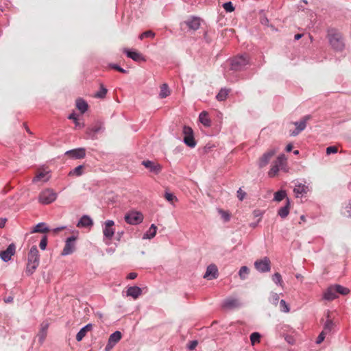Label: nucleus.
Returning <instances> with one entry per match:
<instances>
[{
    "label": "nucleus",
    "instance_id": "17",
    "mask_svg": "<svg viewBox=\"0 0 351 351\" xmlns=\"http://www.w3.org/2000/svg\"><path fill=\"white\" fill-rule=\"evenodd\" d=\"M240 305L239 300L234 298H228L222 303V307L226 309H232L239 307Z\"/></svg>",
    "mask_w": 351,
    "mask_h": 351
},
{
    "label": "nucleus",
    "instance_id": "50",
    "mask_svg": "<svg viewBox=\"0 0 351 351\" xmlns=\"http://www.w3.org/2000/svg\"><path fill=\"white\" fill-rule=\"evenodd\" d=\"M47 245V237L46 235H44L42 237V239L40 240V242L39 244L40 248L42 250H45L46 249Z\"/></svg>",
    "mask_w": 351,
    "mask_h": 351
},
{
    "label": "nucleus",
    "instance_id": "7",
    "mask_svg": "<svg viewBox=\"0 0 351 351\" xmlns=\"http://www.w3.org/2000/svg\"><path fill=\"white\" fill-rule=\"evenodd\" d=\"M256 270L261 273L268 272L271 269V262L269 258L265 257L263 259L257 260L254 263Z\"/></svg>",
    "mask_w": 351,
    "mask_h": 351
},
{
    "label": "nucleus",
    "instance_id": "21",
    "mask_svg": "<svg viewBox=\"0 0 351 351\" xmlns=\"http://www.w3.org/2000/svg\"><path fill=\"white\" fill-rule=\"evenodd\" d=\"M334 285L329 287L324 293V299L326 300H333L337 298Z\"/></svg>",
    "mask_w": 351,
    "mask_h": 351
},
{
    "label": "nucleus",
    "instance_id": "55",
    "mask_svg": "<svg viewBox=\"0 0 351 351\" xmlns=\"http://www.w3.org/2000/svg\"><path fill=\"white\" fill-rule=\"evenodd\" d=\"M345 210L347 213V217L351 218V200H350L348 204L346 206Z\"/></svg>",
    "mask_w": 351,
    "mask_h": 351
},
{
    "label": "nucleus",
    "instance_id": "64",
    "mask_svg": "<svg viewBox=\"0 0 351 351\" xmlns=\"http://www.w3.org/2000/svg\"><path fill=\"white\" fill-rule=\"evenodd\" d=\"M302 36H303L302 34H297L295 35L294 39L298 40L300 39Z\"/></svg>",
    "mask_w": 351,
    "mask_h": 351
},
{
    "label": "nucleus",
    "instance_id": "12",
    "mask_svg": "<svg viewBox=\"0 0 351 351\" xmlns=\"http://www.w3.org/2000/svg\"><path fill=\"white\" fill-rule=\"evenodd\" d=\"M114 222L112 220H107L105 221V226L103 228V233L104 237L108 239H111L114 234V229L113 226Z\"/></svg>",
    "mask_w": 351,
    "mask_h": 351
},
{
    "label": "nucleus",
    "instance_id": "27",
    "mask_svg": "<svg viewBox=\"0 0 351 351\" xmlns=\"http://www.w3.org/2000/svg\"><path fill=\"white\" fill-rule=\"evenodd\" d=\"M157 227L154 224H152L149 230L143 234V239H153L156 234Z\"/></svg>",
    "mask_w": 351,
    "mask_h": 351
},
{
    "label": "nucleus",
    "instance_id": "2",
    "mask_svg": "<svg viewBox=\"0 0 351 351\" xmlns=\"http://www.w3.org/2000/svg\"><path fill=\"white\" fill-rule=\"evenodd\" d=\"M328 40L332 47L336 51H342L345 47V43L342 34L332 29L328 33Z\"/></svg>",
    "mask_w": 351,
    "mask_h": 351
},
{
    "label": "nucleus",
    "instance_id": "5",
    "mask_svg": "<svg viewBox=\"0 0 351 351\" xmlns=\"http://www.w3.org/2000/svg\"><path fill=\"white\" fill-rule=\"evenodd\" d=\"M184 134L183 142L189 147L193 148L197 143L194 139L193 131L189 126L184 125L182 130Z\"/></svg>",
    "mask_w": 351,
    "mask_h": 351
},
{
    "label": "nucleus",
    "instance_id": "59",
    "mask_svg": "<svg viewBox=\"0 0 351 351\" xmlns=\"http://www.w3.org/2000/svg\"><path fill=\"white\" fill-rule=\"evenodd\" d=\"M261 22L263 25H267L269 24V20L267 17L264 16L261 18Z\"/></svg>",
    "mask_w": 351,
    "mask_h": 351
},
{
    "label": "nucleus",
    "instance_id": "42",
    "mask_svg": "<svg viewBox=\"0 0 351 351\" xmlns=\"http://www.w3.org/2000/svg\"><path fill=\"white\" fill-rule=\"evenodd\" d=\"M269 301L270 303L277 305L279 302V295L275 292H271L269 298Z\"/></svg>",
    "mask_w": 351,
    "mask_h": 351
},
{
    "label": "nucleus",
    "instance_id": "1",
    "mask_svg": "<svg viewBox=\"0 0 351 351\" xmlns=\"http://www.w3.org/2000/svg\"><path fill=\"white\" fill-rule=\"evenodd\" d=\"M40 263L39 252L36 245L31 247L27 258V264L25 273L27 276L32 275L37 269Z\"/></svg>",
    "mask_w": 351,
    "mask_h": 351
},
{
    "label": "nucleus",
    "instance_id": "15",
    "mask_svg": "<svg viewBox=\"0 0 351 351\" xmlns=\"http://www.w3.org/2000/svg\"><path fill=\"white\" fill-rule=\"evenodd\" d=\"M276 151L274 149H270L266 152L259 159L258 165L260 168L265 167L271 158L274 156Z\"/></svg>",
    "mask_w": 351,
    "mask_h": 351
},
{
    "label": "nucleus",
    "instance_id": "11",
    "mask_svg": "<svg viewBox=\"0 0 351 351\" xmlns=\"http://www.w3.org/2000/svg\"><path fill=\"white\" fill-rule=\"evenodd\" d=\"M16 250V246L12 243L8 245L5 250L0 252V258L5 262H8L14 254Z\"/></svg>",
    "mask_w": 351,
    "mask_h": 351
},
{
    "label": "nucleus",
    "instance_id": "19",
    "mask_svg": "<svg viewBox=\"0 0 351 351\" xmlns=\"http://www.w3.org/2000/svg\"><path fill=\"white\" fill-rule=\"evenodd\" d=\"M49 173L50 171H43L39 172L33 178L32 182L36 183L39 181L47 182L50 178Z\"/></svg>",
    "mask_w": 351,
    "mask_h": 351
},
{
    "label": "nucleus",
    "instance_id": "46",
    "mask_svg": "<svg viewBox=\"0 0 351 351\" xmlns=\"http://www.w3.org/2000/svg\"><path fill=\"white\" fill-rule=\"evenodd\" d=\"M280 308L282 312L289 313L290 311L289 304L284 300L280 301Z\"/></svg>",
    "mask_w": 351,
    "mask_h": 351
},
{
    "label": "nucleus",
    "instance_id": "48",
    "mask_svg": "<svg viewBox=\"0 0 351 351\" xmlns=\"http://www.w3.org/2000/svg\"><path fill=\"white\" fill-rule=\"evenodd\" d=\"M223 7L224 10L228 12H231L234 10V7L230 1L223 3Z\"/></svg>",
    "mask_w": 351,
    "mask_h": 351
},
{
    "label": "nucleus",
    "instance_id": "36",
    "mask_svg": "<svg viewBox=\"0 0 351 351\" xmlns=\"http://www.w3.org/2000/svg\"><path fill=\"white\" fill-rule=\"evenodd\" d=\"M287 197V193L285 191L280 190L274 193V200L276 202H280Z\"/></svg>",
    "mask_w": 351,
    "mask_h": 351
},
{
    "label": "nucleus",
    "instance_id": "33",
    "mask_svg": "<svg viewBox=\"0 0 351 351\" xmlns=\"http://www.w3.org/2000/svg\"><path fill=\"white\" fill-rule=\"evenodd\" d=\"M229 91L230 90L228 89L221 88L216 96L217 99L220 101H224L226 99Z\"/></svg>",
    "mask_w": 351,
    "mask_h": 351
},
{
    "label": "nucleus",
    "instance_id": "39",
    "mask_svg": "<svg viewBox=\"0 0 351 351\" xmlns=\"http://www.w3.org/2000/svg\"><path fill=\"white\" fill-rule=\"evenodd\" d=\"M250 269L247 266H242L239 271V276L242 280H245L249 274Z\"/></svg>",
    "mask_w": 351,
    "mask_h": 351
},
{
    "label": "nucleus",
    "instance_id": "24",
    "mask_svg": "<svg viewBox=\"0 0 351 351\" xmlns=\"http://www.w3.org/2000/svg\"><path fill=\"white\" fill-rule=\"evenodd\" d=\"M141 293L142 289L137 286L130 287L127 290V295L131 296L134 299L138 298Z\"/></svg>",
    "mask_w": 351,
    "mask_h": 351
},
{
    "label": "nucleus",
    "instance_id": "23",
    "mask_svg": "<svg viewBox=\"0 0 351 351\" xmlns=\"http://www.w3.org/2000/svg\"><path fill=\"white\" fill-rule=\"evenodd\" d=\"M189 28L193 30H197L200 26V19L197 17L193 16L185 22Z\"/></svg>",
    "mask_w": 351,
    "mask_h": 351
},
{
    "label": "nucleus",
    "instance_id": "61",
    "mask_svg": "<svg viewBox=\"0 0 351 351\" xmlns=\"http://www.w3.org/2000/svg\"><path fill=\"white\" fill-rule=\"evenodd\" d=\"M7 219L5 218H0V228H2L5 226Z\"/></svg>",
    "mask_w": 351,
    "mask_h": 351
},
{
    "label": "nucleus",
    "instance_id": "9",
    "mask_svg": "<svg viewBox=\"0 0 351 351\" xmlns=\"http://www.w3.org/2000/svg\"><path fill=\"white\" fill-rule=\"evenodd\" d=\"M76 237L71 236L66 239L64 247L61 253L62 256H66L72 254L75 249Z\"/></svg>",
    "mask_w": 351,
    "mask_h": 351
},
{
    "label": "nucleus",
    "instance_id": "28",
    "mask_svg": "<svg viewBox=\"0 0 351 351\" xmlns=\"http://www.w3.org/2000/svg\"><path fill=\"white\" fill-rule=\"evenodd\" d=\"M49 231V228L46 226L45 223H38L31 231V233L41 232L45 233Z\"/></svg>",
    "mask_w": 351,
    "mask_h": 351
},
{
    "label": "nucleus",
    "instance_id": "10",
    "mask_svg": "<svg viewBox=\"0 0 351 351\" xmlns=\"http://www.w3.org/2000/svg\"><path fill=\"white\" fill-rule=\"evenodd\" d=\"M142 165L145 168L148 169L150 172L154 173L156 175L160 173L162 169V166L160 164L156 163L149 160H143L142 162Z\"/></svg>",
    "mask_w": 351,
    "mask_h": 351
},
{
    "label": "nucleus",
    "instance_id": "20",
    "mask_svg": "<svg viewBox=\"0 0 351 351\" xmlns=\"http://www.w3.org/2000/svg\"><path fill=\"white\" fill-rule=\"evenodd\" d=\"M308 191V187L301 183L295 184L293 189V192L295 193L297 197H298L300 195L303 196L304 195L306 194Z\"/></svg>",
    "mask_w": 351,
    "mask_h": 351
},
{
    "label": "nucleus",
    "instance_id": "31",
    "mask_svg": "<svg viewBox=\"0 0 351 351\" xmlns=\"http://www.w3.org/2000/svg\"><path fill=\"white\" fill-rule=\"evenodd\" d=\"M121 332L117 330L110 335L108 341H110V343H112L113 344L115 345L121 340Z\"/></svg>",
    "mask_w": 351,
    "mask_h": 351
},
{
    "label": "nucleus",
    "instance_id": "45",
    "mask_svg": "<svg viewBox=\"0 0 351 351\" xmlns=\"http://www.w3.org/2000/svg\"><path fill=\"white\" fill-rule=\"evenodd\" d=\"M334 323L331 319H327L324 326V330L325 332H330L332 329Z\"/></svg>",
    "mask_w": 351,
    "mask_h": 351
},
{
    "label": "nucleus",
    "instance_id": "13",
    "mask_svg": "<svg viewBox=\"0 0 351 351\" xmlns=\"http://www.w3.org/2000/svg\"><path fill=\"white\" fill-rule=\"evenodd\" d=\"M219 273L217 266L215 264H210L207 267L204 278L208 280H213L216 279Z\"/></svg>",
    "mask_w": 351,
    "mask_h": 351
},
{
    "label": "nucleus",
    "instance_id": "25",
    "mask_svg": "<svg viewBox=\"0 0 351 351\" xmlns=\"http://www.w3.org/2000/svg\"><path fill=\"white\" fill-rule=\"evenodd\" d=\"M92 328L93 325L91 324H88L82 327L76 335V340L77 341H82V339L86 336V332L90 331Z\"/></svg>",
    "mask_w": 351,
    "mask_h": 351
},
{
    "label": "nucleus",
    "instance_id": "54",
    "mask_svg": "<svg viewBox=\"0 0 351 351\" xmlns=\"http://www.w3.org/2000/svg\"><path fill=\"white\" fill-rule=\"evenodd\" d=\"M326 332H325L324 331H322L319 335V336L317 337V339L316 340V343L317 344H319L321 343L325 339V335H326Z\"/></svg>",
    "mask_w": 351,
    "mask_h": 351
},
{
    "label": "nucleus",
    "instance_id": "34",
    "mask_svg": "<svg viewBox=\"0 0 351 351\" xmlns=\"http://www.w3.org/2000/svg\"><path fill=\"white\" fill-rule=\"evenodd\" d=\"M170 94V90L167 84H163L160 87V97L165 98Z\"/></svg>",
    "mask_w": 351,
    "mask_h": 351
},
{
    "label": "nucleus",
    "instance_id": "41",
    "mask_svg": "<svg viewBox=\"0 0 351 351\" xmlns=\"http://www.w3.org/2000/svg\"><path fill=\"white\" fill-rule=\"evenodd\" d=\"M286 160L287 158L285 154H280L278 156L274 163L278 165L280 168H282L285 165Z\"/></svg>",
    "mask_w": 351,
    "mask_h": 351
},
{
    "label": "nucleus",
    "instance_id": "14",
    "mask_svg": "<svg viewBox=\"0 0 351 351\" xmlns=\"http://www.w3.org/2000/svg\"><path fill=\"white\" fill-rule=\"evenodd\" d=\"M65 154L74 159H81L85 157L86 149L82 147L71 149L66 152Z\"/></svg>",
    "mask_w": 351,
    "mask_h": 351
},
{
    "label": "nucleus",
    "instance_id": "32",
    "mask_svg": "<svg viewBox=\"0 0 351 351\" xmlns=\"http://www.w3.org/2000/svg\"><path fill=\"white\" fill-rule=\"evenodd\" d=\"M104 128L101 124L96 125L93 126L91 128L88 129V134L91 136V137L93 138L94 135L103 131Z\"/></svg>",
    "mask_w": 351,
    "mask_h": 351
},
{
    "label": "nucleus",
    "instance_id": "52",
    "mask_svg": "<svg viewBox=\"0 0 351 351\" xmlns=\"http://www.w3.org/2000/svg\"><path fill=\"white\" fill-rule=\"evenodd\" d=\"M165 197L168 202H172L173 199L177 200L176 197L173 194L169 192H165Z\"/></svg>",
    "mask_w": 351,
    "mask_h": 351
},
{
    "label": "nucleus",
    "instance_id": "3",
    "mask_svg": "<svg viewBox=\"0 0 351 351\" xmlns=\"http://www.w3.org/2000/svg\"><path fill=\"white\" fill-rule=\"evenodd\" d=\"M249 63L248 57L246 54L241 55L234 58L231 60V69L235 71L243 70Z\"/></svg>",
    "mask_w": 351,
    "mask_h": 351
},
{
    "label": "nucleus",
    "instance_id": "60",
    "mask_svg": "<svg viewBox=\"0 0 351 351\" xmlns=\"http://www.w3.org/2000/svg\"><path fill=\"white\" fill-rule=\"evenodd\" d=\"M68 118L69 119L73 120L74 122H77V117L75 113H72V114H69Z\"/></svg>",
    "mask_w": 351,
    "mask_h": 351
},
{
    "label": "nucleus",
    "instance_id": "4",
    "mask_svg": "<svg viewBox=\"0 0 351 351\" xmlns=\"http://www.w3.org/2000/svg\"><path fill=\"white\" fill-rule=\"evenodd\" d=\"M56 198V193L51 189H46L40 193L38 200L43 204H49L53 202Z\"/></svg>",
    "mask_w": 351,
    "mask_h": 351
},
{
    "label": "nucleus",
    "instance_id": "26",
    "mask_svg": "<svg viewBox=\"0 0 351 351\" xmlns=\"http://www.w3.org/2000/svg\"><path fill=\"white\" fill-rule=\"evenodd\" d=\"M287 202H286V204L285 206L281 207L278 211V215L281 217V218H285L286 217H287V215H289V206H290V201H289V199L288 197H287V199H286Z\"/></svg>",
    "mask_w": 351,
    "mask_h": 351
},
{
    "label": "nucleus",
    "instance_id": "44",
    "mask_svg": "<svg viewBox=\"0 0 351 351\" xmlns=\"http://www.w3.org/2000/svg\"><path fill=\"white\" fill-rule=\"evenodd\" d=\"M280 167H278V165H276L275 163L271 166L270 170L268 172V175L269 177L273 178L274 177L278 172L279 171Z\"/></svg>",
    "mask_w": 351,
    "mask_h": 351
},
{
    "label": "nucleus",
    "instance_id": "22",
    "mask_svg": "<svg viewBox=\"0 0 351 351\" xmlns=\"http://www.w3.org/2000/svg\"><path fill=\"white\" fill-rule=\"evenodd\" d=\"M49 324L47 322H43L40 325V329L38 334L39 342L43 343L46 338L47 334Z\"/></svg>",
    "mask_w": 351,
    "mask_h": 351
},
{
    "label": "nucleus",
    "instance_id": "43",
    "mask_svg": "<svg viewBox=\"0 0 351 351\" xmlns=\"http://www.w3.org/2000/svg\"><path fill=\"white\" fill-rule=\"evenodd\" d=\"M272 280L277 285L282 286V279L280 274L276 272L272 276Z\"/></svg>",
    "mask_w": 351,
    "mask_h": 351
},
{
    "label": "nucleus",
    "instance_id": "63",
    "mask_svg": "<svg viewBox=\"0 0 351 351\" xmlns=\"http://www.w3.org/2000/svg\"><path fill=\"white\" fill-rule=\"evenodd\" d=\"M292 148H293V145L291 144H288L287 146H286V151L287 152H289L292 150Z\"/></svg>",
    "mask_w": 351,
    "mask_h": 351
},
{
    "label": "nucleus",
    "instance_id": "58",
    "mask_svg": "<svg viewBox=\"0 0 351 351\" xmlns=\"http://www.w3.org/2000/svg\"><path fill=\"white\" fill-rule=\"evenodd\" d=\"M137 276V274L134 272H131L128 274V278L130 280L135 279Z\"/></svg>",
    "mask_w": 351,
    "mask_h": 351
},
{
    "label": "nucleus",
    "instance_id": "38",
    "mask_svg": "<svg viewBox=\"0 0 351 351\" xmlns=\"http://www.w3.org/2000/svg\"><path fill=\"white\" fill-rule=\"evenodd\" d=\"M83 165H79L70 171L69 173V176H80L83 173Z\"/></svg>",
    "mask_w": 351,
    "mask_h": 351
},
{
    "label": "nucleus",
    "instance_id": "37",
    "mask_svg": "<svg viewBox=\"0 0 351 351\" xmlns=\"http://www.w3.org/2000/svg\"><path fill=\"white\" fill-rule=\"evenodd\" d=\"M107 92H108L107 88L103 84H101L99 90L95 94V97H97V98L103 99L106 97Z\"/></svg>",
    "mask_w": 351,
    "mask_h": 351
},
{
    "label": "nucleus",
    "instance_id": "29",
    "mask_svg": "<svg viewBox=\"0 0 351 351\" xmlns=\"http://www.w3.org/2000/svg\"><path fill=\"white\" fill-rule=\"evenodd\" d=\"M88 104L83 99L79 98L76 100V108L81 112L84 113L88 110Z\"/></svg>",
    "mask_w": 351,
    "mask_h": 351
},
{
    "label": "nucleus",
    "instance_id": "53",
    "mask_svg": "<svg viewBox=\"0 0 351 351\" xmlns=\"http://www.w3.org/2000/svg\"><path fill=\"white\" fill-rule=\"evenodd\" d=\"M337 152V148L335 146H330L326 148V154L330 155Z\"/></svg>",
    "mask_w": 351,
    "mask_h": 351
},
{
    "label": "nucleus",
    "instance_id": "30",
    "mask_svg": "<svg viewBox=\"0 0 351 351\" xmlns=\"http://www.w3.org/2000/svg\"><path fill=\"white\" fill-rule=\"evenodd\" d=\"M199 120L204 126L208 127L210 125L211 121L206 112L204 111L199 114Z\"/></svg>",
    "mask_w": 351,
    "mask_h": 351
},
{
    "label": "nucleus",
    "instance_id": "18",
    "mask_svg": "<svg viewBox=\"0 0 351 351\" xmlns=\"http://www.w3.org/2000/svg\"><path fill=\"white\" fill-rule=\"evenodd\" d=\"M93 225V219L86 215H83L77 223L78 228H88Z\"/></svg>",
    "mask_w": 351,
    "mask_h": 351
},
{
    "label": "nucleus",
    "instance_id": "16",
    "mask_svg": "<svg viewBox=\"0 0 351 351\" xmlns=\"http://www.w3.org/2000/svg\"><path fill=\"white\" fill-rule=\"evenodd\" d=\"M123 53L126 54V56L136 62H145L146 60L145 57L139 52L136 51H130L128 49H123Z\"/></svg>",
    "mask_w": 351,
    "mask_h": 351
},
{
    "label": "nucleus",
    "instance_id": "56",
    "mask_svg": "<svg viewBox=\"0 0 351 351\" xmlns=\"http://www.w3.org/2000/svg\"><path fill=\"white\" fill-rule=\"evenodd\" d=\"M245 192L242 191L241 188L237 191V197L239 200H243L245 197Z\"/></svg>",
    "mask_w": 351,
    "mask_h": 351
},
{
    "label": "nucleus",
    "instance_id": "57",
    "mask_svg": "<svg viewBox=\"0 0 351 351\" xmlns=\"http://www.w3.org/2000/svg\"><path fill=\"white\" fill-rule=\"evenodd\" d=\"M115 345L112 343H110V341H108V343L105 348V351H110Z\"/></svg>",
    "mask_w": 351,
    "mask_h": 351
},
{
    "label": "nucleus",
    "instance_id": "35",
    "mask_svg": "<svg viewBox=\"0 0 351 351\" xmlns=\"http://www.w3.org/2000/svg\"><path fill=\"white\" fill-rule=\"evenodd\" d=\"M334 287H335L337 295L338 293H339V294L346 295L348 294L350 292V290L348 288L344 287L341 285H334Z\"/></svg>",
    "mask_w": 351,
    "mask_h": 351
},
{
    "label": "nucleus",
    "instance_id": "49",
    "mask_svg": "<svg viewBox=\"0 0 351 351\" xmlns=\"http://www.w3.org/2000/svg\"><path fill=\"white\" fill-rule=\"evenodd\" d=\"M109 66L114 70H117L122 73H128V71L123 69L122 67H121L120 66H119L118 64H109Z\"/></svg>",
    "mask_w": 351,
    "mask_h": 351
},
{
    "label": "nucleus",
    "instance_id": "51",
    "mask_svg": "<svg viewBox=\"0 0 351 351\" xmlns=\"http://www.w3.org/2000/svg\"><path fill=\"white\" fill-rule=\"evenodd\" d=\"M198 344V341L197 340L191 341L186 346V348L189 350H193L195 349Z\"/></svg>",
    "mask_w": 351,
    "mask_h": 351
},
{
    "label": "nucleus",
    "instance_id": "40",
    "mask_svg": "<svg viewBox=\"0 0 351 351\" xmlns=\"http://www.w3.org/2000/svg\"><path fill=\"white\" fill-rule=\"evenodd\" d=\"M261 335L258 332H252L250 335V341L252 346H254L256 343H259L261 341Z\"/></svg>",
    "mask_w": 351,
    "mask_h": 351
},
{
    "label": "nucleus",
    "instance_id": "62",
    "mask_svg": "<svg viewBox=\"0 0 351 351\" xmlns=\"http://www.w3.org/2000/svg\"><path fill=\"white\" fill-rule=\"evenodd\" d=\"M222 217L223 218L224 221H228L230 220V215L229 214L226 213H223V215H222Z\"/></svg>",
    "mask_w": 351,
    "mask_h": 351
},
{
    "label": "nucleus",
    "instance_id": "6",
    "mask_svg": "<svg viewBox=\"0 0 351 351\" xmlns=\"http://www.w3.org/2000/svg\"><path fill=\"white\" fill-rule=\"evenodd\" d=\"M125 221L130 225H138L143 220V215L138 211H131L125 214Z\"/></svg>",
    "mask_w": 351,
    "mask_h": 351
},
{
    "label": "nucleus",
    "instance_id": "47",
    "mask_svg": "<svg viewBox=\"0 0 351 351\" xmlns=\"http://www.w3.org/2000/svg\"><path fill=\"white\" fill-rule=\"evenodd\" d=\"M155 36V33L152 30H148L143 32L139 36V39L143 40L144 38H154Z\"/></svg>",
    "mask_w": 351,
    "mask_h": 351
},
{
    "label": "nucleus",
    "instance_id": "8",
    "mask_svg": "<svg viewBox=\"0 0 351 351\" xmlns=\"http://www.w3.org/2000/svg\"><path fill=\"white\" fill-rule=\"evenodd\" d=\"M311 119L310 115L304 116L300 121L294 122L295 126V130L291 132L290 135L292 136H298L306 127V122Z\"/></svg>",
    "mask_w": 351,
    "mask_h": 351
}]
</instances>
